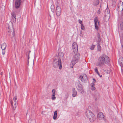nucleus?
I'll list each match as a JSON object with an SVG mask.
<instances>
[{
    "label": "nucleus",
    "instance_id": "obj_6",
    "mask_svg": "<svg viewBox=\"0 0 123 123\" xmlns=\"http://www.w3.org/2000/svg\"><path fill=\"white\" fill-rule=\"evenodd\" d=\"M76 86L79 92L82 93H84V90L79 80H78L76 82Z\"/></svg>",
    "mask_w": 123,
    "mask_h": 123
},
{
    "label": "nucleus",
    "instance_id": "obj_50",
    "mask_svg": "<svg viewBox=\"0 0 123 123\" xmlns=\"http://www.w3.org/2000/svg\"><path fill=\"white\" fill-rule=\"evenodd\" d=\"M100 7L101 8V6H100Z\"/></svg>",
    "mask_w": 123,
    "mask_h": 123
},
{
    "label": "nucleus",
    "instance_id": "obj_1",
    "mask_svg": "<svg viewBox=\"0 0 123 123\" xmlns=\"http://www.w3.org/2000/svg\"><path fill=\"white\" fill-rule=\"evenodd\" d=\"M110 62L109 58L105 55L103 54L98 59L97 66L101 67L105 64H108Z\"/></svg>",
    "mask_w": 123,
    "mask_h": 123
},
{
    "label": "nucleus",
    "instance_id": "obj_21",
    "mask_svg": "<svg viewBox=\"0 0 123 123\" xmlns=\"http://www.w3.org/2000/svg\"><path fill=\"white\" fill-rule=\"evenodd\" d=\"M57 111H55L54 113V115L53 116V119L55 120L56 119L57 116Z\"/></svg>",
    "mask_w": 123,
    "mask_h": 123
},
{
    "label": "nucleus",
    "instance_id": "obj_51",
    "mask_svg": "<svg viewBox=\"0 0 123 123\" xmlns=\"http://www.w3.org/2000/svg\"><path fill=\"white\" fill-rule=\"evenodd\" d=\"M58 5V3H57V5Z\"/></svg>",
    "mask_w": 123,
    "mask_h": 123
},
{
    "label": "nucleus",
    "instance_id": "obj_43",
    "mask_svg": "<svg viewBox=\"0 0 123 123\" xmlns=\"http://www.w3.org/2000/svg\"><path fill=\"white\" fill-rule=\"evenodd\" d=\"M100 76V77H102V75H99V76Z\"/></svg>",
    "mask_w": 123,
    "mask_h": 123
},
{
    "label": "nucleus",
    "instance_id": "obj_4",
    "mask_svg": "<svg viewBox=\"0 0 123 123\" xmlns=\"http://www.w3.org/2000/svg\"><path fill=\"white\" fill-rule=\"evenodd\" d=\"M85 114L90 122H93L95 119V115L92 112L89 110L87 109L86 110Z\"/></svg>",
    "mask_w": 123,
    "mask_h": 123
},
{
    "label": "nucleus",
    "instance_id": "obj_28",
    "mask_svg": "<svg viewBox=\"0 0 123 123\" xmlns=\"http://www.w3.org/2000/svg\"><path fill=\"white\" fill-rule=\"evenodd\" d=\"M95 47V45H92L91 46V47L90 48V49L91 50H93L94 49Z\"/></svg>",
    "mask_w": 123,
    "mask_h": 123
},
{
    "label": "nucleus",
    "instance_id": "obj_46",
    "mask_svg": "<svg viewBox=\"0 0 123 123\" xmlns=\"http://www.w3.org/2000/svg\"><path fill=\"white\" fill-rule=\"evenodd\" d=\"M31 52V51H29V52L28 53H30V52Z\"/></svg>",
    "mask_w": 123,
    "mask_h": 123
},
{
    "label": "nucleus",
    "instance_id": "obj_39",
    "mask_svg": "<svg viewBox=\"0 0 123 123\" xmlns=\"http://www.w3.org/2000/svg\"><path fill=\"white\" fill-rule=\"evenodd\" d=\"M26 55L27 56H29L30 53H27Z\"/></svg>",
    "mask_w": 123,
    "mask_h": 123
},
{
    "label": "nucleus",
    "instance_id": "obj_11",
    "mask_svg": "<svg viewBox=\"0 0 123 123\" xmlns=\"http://www.w3.org/2000/svg\"><path fill=\"white\" fill-rule=\"evenodd\" d=\"M21 0H17L15 2V8H19L21 2Z\"/></svg>",
    "mask_w": 123,
    "mask_h": 123
},
{
    "label": "nucleus",
    "instance_id": "obj_10",
    "mask_svg": "<svg viewBox=\"0 0 123 123\" xmlns=\"http://www.w3.org/2000/svg\"><path fill=\"white\" fill-rule=\"evenodd\" d=\"M61 9L60 7L57 5L56 7V15L57 16H60L61 13Z\"/></svg>",
    "mask_w": 123,
    "mask_h": 123
},
{
    "label": "nucleus",
    "instance_id": "obj_31",
    "mask_svg": "<svg viewBox=\"0 0 123 123\" xmlns=\"http://www.w3.org/2000/svg\"><path fill=\"white\" fill-rule=\"evenodd\" d=\"M12 18L13 22H16V17H12Z\"/></svg>",
    "mask_w": 123,
    "mask_h": 123
},
{
    "label": "nucleus",
    "instance_id": "obj_19",
    "mask_svg": "<svg viewBox=\"0 0 123 123\" xmlns=\"http://www.w3.org/2000/svg\"><path fill=\"white\" fill-rule=\"evenodd\" d=\"M99 43H100L98 42L97 43V50L98 51H100L101 49V47L100 46Z\"/></svg>",
    "mask_w": 123,
    "mask_h": 123
},
{
    "label": "nucleus",
    "instance_id": "obj_3",
    "mask_svg": "<svg viewBox=\"0 0 123 123\" xmlns=\"http://www.w3.org/2000/svg\"><path fill=\"white\" fill-rule=\"evenodd\" d=\"M11 26L9 25V24H7L6 25V27H8L9 30L7 33L8 35L11 38H12L15 36V33L14 29L12 27V24L11 23Z\"/></svg>",
    "mask_w": 123,
    "mask_h": 123
},
{
    "label": "nucleus",
    "instance_id": "obj_38",
    "mask_svg": "<svg viewBox=\"0 0 123 123\" xmlns=\"http://www.w3.org/2000/svg\"><path fill=\"white\" fill-rule=\"evenodd\" d=\"M93 80V83L95 82H96V80L94 79V78H93L92 79Z\"/></svg>",
    "mask_w": 123,
    "mask_h": 123
},
{
    "label": "nucleus",
    "instance_id": "obj_42",
    "mask_svg": "<svg viewBox=\"0 0 123 123\" xmlns=\"http://www.w3.org/2000/svg\"><path fill=\"white\" fill-rule=\"evenodd\" d=\"M99 76V75H100V74L99 73V72L98 73H97V74Z\"/></svg>",
    "mask_w": 123,
    "mask_h": 123
},
{
    "label": "nucleus",
    "instance_id": "obj_48",
    "mask_svg": "<svg viewBox=\"0 0 123 123\" xmlns=\"http://www.w3.org/2000/svg\"><path fill=\"white\" fill-rule=\"evenodd\" d=\"M122 67H123V66H122Z\"/></svg>",
    "mask_w": 123,
    "mask_h": 123
},
{
    "label": "nucleus",
    "instance_id": "obj_40",
    "mask_svg": "<svg viewBox=\"0 0 123 123\" xmlns=\"http://www.w3.org/2000/svg\"><path fill=\"white\" fill-rule=\"evenodd\" d=\"M51 9V11L53 12H54V9Z\"/></svg>",
    "mask_w": 123,
    "mask_h": 123
},
{
    "label": "nucleus",
    "instance_id": "obj_32",
    "mask_svg": "<svg viewBox=\"0 0 123 123\" xmlns=\"http://www.w3.org/2000/svg\"><path fill=\"white\" fill-rule=\"evenodd\" d=\"M107 11V14H109L110 13V12L109 10L106 9L105 11V12L106 13V12Z\"/></svg>",
    "mask_w": 123,
    "mask_h": 123
},
{
    "label": "nucleus",
    "instance_id": "obj_12",
    "mask_svg": "<svg viewBox=\"0 0 123 123\" xmlns=\"http://www.w3.org/2000/svg\"><path fill=\"white\" fill-rule=\"evenodd\" d=\"M104 116L103 113L101 112L99 113L97 115L98 118L100 120H103L104 119Z\"/></svg>",
    "mask_w": 123,
    "mask_h": 123
},
{
    "label": "nucleus",
    "instance_id": "obj_18",
    "mask_svg": "<svg viewBox=\"0 0 123 123\" xmlns=\"http://www.w3.org/2000/svg\"><path fill=\"white\" fill-rule=\"evenodd\" d=\"M7 45L5 43H4L1 44V48L2 49H5Z\"/></svg>",
    "mask_w": 123,
    "mask_h": 123
},
{
    "label": "nucleus",
    "instance_id": "obj_26",
    "mask_svg": "<svg viewBox=\"0 0 123 123\" xmlns=\"http://www.w3.org/2000/svg\"><path fill=\"white\" fill-rule=\"evenodd\" d=\"M17 97L16 96H15L13 98V102H17L16 100H17Z\"/></svg>",
    "mask_w": 123,
    "mask_h": 123
},
{
    "label": "nucleus",
    "instance_id": "obj_35",
    "mask_svg": "<svg viewBox=\"0 0 123 123\" xmlns=\"http://www.w3.org/2000/svg\"><path fill=\"white\" fill-rule=\"evenodd\" d=\"M79 23L81 24H82V21L80 19H79Z\"/></svg>",
    "mask_w": 123,
    "mask_h": 123
},
{
    "label": "nucleus",
    "instance_id": "obj_2",
    "mask_svg": "<svg viewBox=\"0 0 123 123\" xmlns=\"http://www.w3.org/2000/svg\"><path fill=\"white\" fill-rule=\"evenodd\" d=\"M63 56V54L62 52H60L58 53L59 57L56 56L55 57L53 63V66L54 67L57 68L59 67L60 69H61L62 68L61 61L60 57V56Z\"/></svg>",
    "mask_w": 123,
    "mask_h": 123
},
{
    "label": "nucleus",
    "instance_id": "obj_25",
    "mask_svg": "<svg viewBox=\"0 0 123 123\" xmlns=\"http://www.w3.org/2000/svg\"><path fill=\"white\" fill-rule=\"evenodd\" d=\"M73 51L74 52L75 54H76L77 53H78L77 52V51H78V48H74L73 49Z\"/></svg>",
    "mask_w": 123,
    "mask_h": 123
},
{
    "label": "nucleus",
    "instance_id": "obj_37",
    "mask_svg": "<svg viewBox=\"0 0 123 123\" xmlns=\"http://www.w3.org/2000/svg\"><path fill=\"white\" fill-rule=\"evenodd\" d=\"M54 7L53 5H52L51 6V9H54Z\"/></svg>",
    "mask_w": 123,
    "mask_h": 123
},
{
    "label": "nucleus",
    "instance_id": "obj_27",
    "mask_svg": "<svg viewBox=\"0 0 123 123\" xmlns=\"http://www.w3.org/2000/svg\"><path fill=\"white\" fill-rule=\"evenodd\" d=\"M81 29L82 30H84L85 29V27L82 24H81Z\"/></svg>",
    "mask_w": 123,
    "mask_h": 123
},
{
    "label": "nucleus",
    "instance_id": "obj_17",
    "mask_svg": "<svg viewBox=\"0 0 123 123\" xmlns=\"http://www.w3.org/2000/svg\"><path fill=\"white\" fill-rule=\"evenodd\" d=\"M97 37L98 38V42L100 43V42L101 41L100 35V34L99 33V32H97Z\"/></svg>",
    "mask_w": 123,
    "mask_h": 123
},
{
    "label": "nucleus",
    "instance_id": "obj_41",
    "mask_svg": "<svg viewBox=\"0 0 123 123\" xmlns=\"http://www.w3.org/2000/svg\"><path fill=\"white\" fill-rule=\"evenodd\" d=\"M30 58L29 56H28V60L29 58Z\"/></svg>",
    "mask_w": 123,
    "mask_h": 123
},
{
    "label": "nucleus",
    "instance_id": "obj_9",
    "mask_svg": "<svg viewBox=\"0 0 123 123\" xmlns=\"http://www.w3.org/2000/svg\"><path fill=\"white\" fill-rule=\"evenodd\" d=\"M80 78L81 81L83 82H85L88 79L87 75L85 74H84L83 76L80 75Z\"/></svg>",
    "mask_w": 123,
    "mask_h": 123
},
{
    "label": "nucleus",
    "instance_id": "obj_14",
    "mask_svg": "<svg viewBox=\"0 0 123 123\" xmlns=\"http://www.w3.org/2000/svg\"><path fill=\"white\" fill-rule=\"evenodd\" d=\"M52 100H54L56 99V97L55 96V89H53L52 91Z\"/></svg>",
    "mask_w": 123,
    "mask_h": 123
},
{
    "label": "nucleus",
    "instance_id": "obj_34",
    "mask_svg": "<svg viewBox=\"0 0 123 123\" xmlns=\"http://www.w3.org/2000/svg\"><path fill=\"white\" fill-rule=\"evenodd\" d=\"M2 49V54L3 55H4V54L5 53V49Z\"/></svg>",
    "mask_w": 123,
    "mask_h": 123
},
{
    "label": "nucleus",
    "instance_id": "obj_47",
    "mask_svg": "<svg viewBox=\"0 0 123 123\" xmlns=\"http://www.w3.org/2000/svg\"><path fill=\"white\" fill-rule=\"evenodd\" d=\"M121 9V7H120V9Z\"/></svg>",
    "mask_w": 123,
    "mask_h": 123
},
{
    "label": "nucleus",
    "instance_id": "obj_22",
    "mask_svg": "<svg viewBox=\"0 0 123 123\" xmlns=\"http://www.w3.org/2000/svg\"><path fill=\"white\" fill-rule=\"evenodd\" d=\"M5 9V6H2L0 7V11L1 12H3L4 11Z\"/></svg>",
    "mask_w": 123,
    "mask_h": 123
},
{
    "label": "nucleus",
    "instance_id": "obj_45",
    "mask_svg": "<svg viewBox=\"0 0 123 123\" xmlns=\"http://www.w3.org/2000/svg\"><path fill=\"white\" fill-rule=\"evenodd\" d=\"M2 72H1L0 73V75H2Z\"/></svg>",
    "mask_w": 123,
    "mask_h": 123
},
{
    "label": "nucleus",
    "instance_id": "obj_49",
    "mask_svg": "<svg viewBox=\"0 0 123 123\" xmlns=\"http://www.w3.org/2000/svg\"><path fill=\"white\" fill-rule=\"evenodd\" d=\"M122 47H123V45H122Z\"/></svg>",
    "mask_w": 123,
    "mask_h": 123
},
{
    "label": "nucleus",
    "instance_id": "obj_24",
    "mask_svg": "<svg viewBox=\"0 0 123 123\" xmlns=\"http://www.w3.org/2000/svg\"><path fill=\"white\" fill-rule=\"evenodd\" d=\"M94 85V84L93 83H92L91 84V89L92 90H94L95 89V87L93 86Z\"/></svg>",
    "mask_w": 123,
    "mask_h": 123
},
{
    "label": "nucleus",
    "instance_id": "obj_20",
    "mask_svg": "<svg viewBox=\"0 0 123 123\" xmlns=\"http://www.w3.org/2000/svg\"><path fill=\"white\" fill-rule=\"evenodd\" d=\"M72 48H78L77 45L76 43L74 42L73 43Z\"/></svg>",
    "mask_w": 123,
    "mask_h": 123
},
{
    "label": "nucleus",
    "instance_id": "obj_23",
    "mask_svg": "<svg viewBox=\"0 0 123 123\" xmlns=\"http://www.w3.org/2000/svg\"><path fill=\"white\" fill-rule=\"evenodd\" d=\"M99 0H95V2L93 3V5L95 6H97L99 3Z\"/></svg>",
    "mask_w": 123,
    "mask_h": 123
},
{
    "label": "nucleus",
    "instance_id": "obj_33",
    "mask_svg": "<svg viewBox=\"0 0 123 123\" xmlns=\"http://www.w3.org/2000/svg\"><path fill=\"white\" fill-rule=\"evenodd\" d=\"M94 70H95V72L97 74V73H98L99 72H98V69L97 68H95L94 69Z\"/></svg>",
    "mask_w": 123,
    "mask_h": 123
},
{
    "label": "nucleus",
    "instance_id": "obj_8",
    "mask_svg": "<svg viewBox=\"0 0 123 123\" xmlns=\"http://www.w3.org/2000/svg\"><path fill=\"white\" fill-rule=\"evenodd\" d=\"M117 9L120 11H122L123 10V2L120 1L118 3L117 6Z\"/></svg>",
    "mask_w": 123,
    "mask_h": 123
},
{
    "label": "nucleus",
    "instance_id": "obj_52",
    "mask_svg": "<svg viewBox=\"0 0 123 123\" xmlns=\"http://www.w3.org/2000/svg\"><path fill=\"white\" fill-rule=\"evenodd\" d=\"M107 14L106 13H105V14Z\"/></svg>",
    "mask_w": 123,
    "mask_h": 123
},
{
    "label": "nucleus",
    "instance_id": "obj_44",
    "mask_svg": "<svg viewBox=\"0 0 123 123\" xmlns=\"http://www.w3.org/2000/svg\"><path fill=\"white\" fill-rule=\"evenodd\" d=\"M29 63V60H28V63H27V64L28 65V64Z\"/></svg>",
    "mask_w": 123,
    "mask_h": 123
},
{
    "label": "nucleus",
    "instance_id": "obj_30",
    "mask_svg": "<svg viewBox=\"0 0 123 123\" xmlns=\"http://www.w3.org/2000/svg\"><path fill=\"white\" fill-rule=\"evenodd\" d=\"M97 96L96 97V96L95 95V98H96V99H98L99 98V94L98 93H97Z\"/></svg>",
    "mask_w": 123,
    "mask_h": 123
},
{
    "label": "nucleus",
    "instance_id": "obj_13",
    "mask_svg": "<svg viewBox=\"0 0 123 123\" xmlns=\"http://www.w3.org/2000/svg\"><path fill=\"white\" fill-rule=\"evenodd\" d=\"M11 104L13 109L14 110H15L17 105V102H13L12 101L11 102Z\"/></svg>",
    "mask_w": 123,
    "mask_h": 123
},
{
    "label": "nucleus",
    "instance_id": "obj_5",
    "mask_svg": "<svg viewBox=\"0 0 123 123\" xmlns=\"http://www.w3.org/2000/svg\"><path fill=\"white\" fill-rule=\"evenodd\" d=\"M80 55L79 53L75 54L70 64L71 68H73L74 65L78 62L80 59Z\"/></svg>",
    "mask_w": 123,
    "mask_h": 123
},
{
    "label": "nucleus",
    "instance_id": "obj_16",
    "mask_svg": "<svg viewBox=\"0 0 123 123\" xmlns=\"http://www.w3.org/2000/svg\"><path fill=\"white\" fill-rule=\"evenodd\" d=\"M118 63L120 64L121 67L123 66V59L122 57L120 58L118 61Z\"/></svg>",
    "mask_w": 123,
    "mask_h": 123
},
{
    "label": "nucleus",
    "instance_id": "obj_29",
    "mask_svg": "<svg viewBox=\"0 0 123 123\" xmlns=\"http://www.w3.org/2000/svg\"><path fill=\"white\" fill-rule=\"evenodd\" d=\"M11 15H12V17H16V14L14 12H13L12 13Z\"/></svg>",
    "mask_w": 123,
    "mask_h": 123
},
{
    "label": "nucleus",
    "instance_id": "obj_7",
    "mask_svg": "<svg viewBox=\"0 0 123 123\" xmlns=\"http://www.w3.org/2000/svg\"><path fill=\"white\" fill-rule=\"evenodd\" d=\"M95 29L97 31H98L99 26V21L98 20V18L95 17L94 20Z\"/></svg>",
    "mask_w": 123,
    "mask_h": 123
},
{
    "label": "nucleus",
    "instance_id": "obj_15",
    "mask_svg": "<svg viewBox=\"0 0 123 123\" xmlns=\"http://www.w3.org/2000/svg\"><path fill=\"white\" fill-rule=\"evenodd\" d=\"M72 96L74 97L76 96L77 94V92L75 90V88L74 87L72 88Z\"/></svg>",
    "mask_w": 123,
    "mask_h": 123
},
{
    "label": "nucleus",
    "instance_id": "obj_36",
    "mask_svg": "<svg viewBox=\"0 0 123 123\" xmlns=\"http://www.w3.org/2000/svg\"><path fill=\"white\" fill-rule=\"evenodd\" d=\"M100 9H99L97 11V13L98 14H99L100 13Z\"/></svg>",
    "mask_w": 123,
    "mask_h": 123
}]
</instances>
